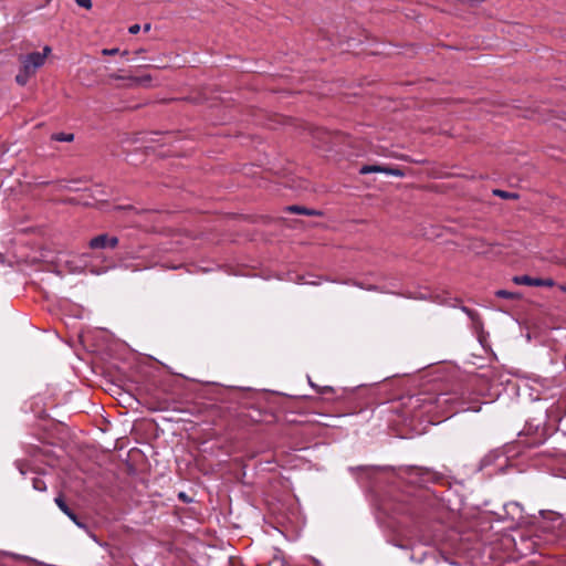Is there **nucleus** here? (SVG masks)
Returning <instances> with one entry per match:
<instances>
[{
  "mask_svg": "<svg viewBox=\"0 0 566 566\" xmlns=\"http://www.w3.org/2000/svg\"><path fill=\"white\" fill-rule=\"evenodd\" d=\"M18 60L20 67L15 75V83L20 86H25L29 80L34 76L36 71L45 63V54L33 51L28 54H20Z\"/></svg>",
  "mask_w": 566,
  "mask_h": 566,
  "instance_id": "7",
  "label": "nucleus"
},
{
  "mask_svg": "<svg viewBox=\"0 0 566 566\" xmlns=\"http://www.w3.org/2000/svg\"><path fill=\"white\" fill-rule=\"evenodd\" d=\"M461 308L468 315L469 318L474 316V314L476 312L475 310H472V308L467 307V306H462Z\"/></svg>",
  "mask_w": 566,
  "mask_h": 566,
  "instance_id": "27",
  "label": "nucleus"
},
{
  "mask_svg": "<svg viewBox=\"0 0 566 566\" xmlns=\"http://www.w3.org/2000/svg\"><path fill=\"white\" fill-rule=\"evenodd\" d=\"M140 30V25L139 24H133L129 27L128 31L130 34H137Z\"/></svg>",
  "mask_w": 566,
  "mask_h": 566,
  "instance_id": "28",
  "label": "nucleus"
},
{
  "mask_svg": "<svg viewBox=\"0 0 566 566\" xmlns=\"http://www.w3.org/2000/svg\"><path fill=\"white\" fill-rule=\"evenodd\" d=\"M494 295L500 298H506L511 301H520L522 300L523 295L520 292H511L507 290H497L494 292Z\"/></svg>",
  "mask_w": 566,
  "mask_h": 566,
  "instance_id": "14",
  "label": "nucleus"
},
{
  "mask_svg": "<svg viewBox=\"0 0 566 566\" xmlns=\"http://www.w3.org/2000/svg\"><path fill=\"white\" fill-rule=\"evenodd\" d=\"M381 169H382V165H380V164L363 165L359 168L358 172H359V175H368V174L380 172Z\"/></svg>",
  "mask_w": 566,
  "mask_h": 566,
  "instance_id": "17",
  "label": "nucleus"
},
{
  "mask_svg": "<svg viewBox=\"0 0 566 566\" xmlns=\"http://www.w3.org/2000/svg\"><path fill=\"white\" fill-rule=\"evenodd\" d=\"M509 458L499 449L490 451L485 454L479 464V470H484L486 468L493 467L494 469L489 472V474L497 473L503 471L504 467L507 464Z\"/></svg>",
  "mask_w": 566,
  "mask_h": 566,
  "instance_id": "8",
  "label": "nucleus"
},
{
  "mask_svg": "<svg viewBox=\"0 0 566 566\" xmlns=\"http://www.w3.org/2000/svg\"><path fill=\"white\" fill-rule=\"evenodd\" d=\"M380 172L390 175V176H396V177H405L406 176L405 169L399 168V167H394L390 165H382V169L380 170Z\"/></svg>",
  "mask_w": 566,
  "mask_h": 566,
  "instance_id": "15",
  "label": "nucleus"
},
{
  "mask_svg": "<svg viewBox=\"0 0 566 566\" xmlns=\"http://www.w3.org/2000/svg\"><path fill=\"white\" fill-rule=\"evenodd\" d=\"M512 282L517 285L533 286V276H530L527 274L515 275V276H513Z\"/></svg>",
  "mask_w": 566,
  "mask_h": 566,
  "instance_id": "19",
  "label": "nucleus"
},
{
  "mask_svg": "<svg viewBox=\"0 0 566 566\" xmlns=\"http://www.w3.org/2000/svg\"><path fill=\"white\" fill-rule=\"evenodd\" d=\"M52 49L49 45H45L43 48V52H40V54H45V57L51 53Z\"/></svg>",
  "mask_w": 566,
  "mask_h": 566,
  "instance_id": "32",
  "label": "nucleus"
},
{
  "mask_svg": "<svg viewBox=\"0 0 566 566\" xmlns=\"http://www.w3.org/2000/svg\"><path fill=\"white\" fill-rule=\"evenodd\" d=\"M548 431L547 416L541 412L537 417L528 418L525 421L523 430L518 433L523 438L520 441L528 448L538 447L549 436Z\"/></svg>",
  "mask_w": 566,
  "mask_h": 566,
  "instance_id": "5",
  "label": "nucleus"
},
{
  "mask_svg": "<svg viewBox=\"0 0 566 566\" xmlns=\"http://www.w3.org/2000/svg\"><path fill=\"white\" fill-rule=\"evenodd\" d=\"M403 160L408 161V163H413V164H422L423 161L422 160H415V159H411L409 156L407 155H403L401 157Z\"/></svg>",
  "mask_w": 566,
  "mask_h": 566,
  "instance_id": "31",
  "label": "nucleus"
},
{
  "mask_svg": "<svg viewBox=\"0 0 566 566\" xmlns=\"http://www.w3.org/2000/svg\"><path fill=\"white\" fill-rule=\"evenodd\" d=\"M415 402V408L421 407L426 412H431L434 409L436 411L446 416V418L462 411L479 410L476 401L468 400L455 391L440 392L434 396H428L426 398L417 397Z\"/></svg>",
  "mask_w": 566,
  "mask_h": 566,
  "instance_id": "2",
  "label": "nucleus"
},
{
  "mask_svg": "<svg viewBox=\"0 0 566 566\" xmlns=\"http://www.w3.org/2000/svg\"><path fill=\"white\" fill-rule=\"evenodd\" d=\"M49 184H50L49 181H43V182H40L39 185H40V186H46V185H49Z\"/></svg>",
  "mask_w": 566,
  "mask_h": 566,
  "instance_id": "35",
  "label": "nucleus"
},
{
  "mask_svg": "<svg viewBox=\"0 0 566 566\" xmlns=\"http://www.w3.org/2000/svg\"><path fill=\"white\" fill-rule=\"evenodd\" d=\"M230 396L238 399L242 407L241 415L255 423H272L277 421L276 413L263 400L253 399L251 389L232 388Z\"/></svg>",
  "mask_w": 566,
  "mask_h": 566,
  "instance_id": "4",
  "label": "nucleus"
},
{
  "mask_svg": "<svg viewBox=\"0 0 566 566\" xmlns=\"http://www.w3.org/2000/svg\"><path fill=\"white\" fill-rule=\"evenodd\" d=\"M80 7L84 9H91L92 8V0H74Z\"/></svg>",
  "mask_w": 566,
  "mask_h": 566,
  "instance_id": "26",
  "label": "nucleus"
},
{
  "mask_svg": "<svg viewBox=\"0 0 566 566\" xmlns=\"http://www.w3.org/2000/svg\"><path fill=\"white\" fill-rule=\"evenodd\" d=\"M143 52H145V50L144 49H139V50L135 51V54L138 55V54H142Z\"/></svg>",
  "mask_w": 566,
  "mask_h": 566,
  "instance_id": "34",
  "label": "nucleus"
},
{
  "mask_svg": "<svg viewBox=\"0 0 566 566\" xmlns=\"http://www.w3.org/2000/svg\"><path fill=\"white\" fill-rule=\"evenodd\" d=\"M493 195L501 199H505V200H510V199L516 200L520 198V195L517 192H510V191L502 190V189H494Z\"/></svg>",
  "mask_w": 566,
  "mask_h": 566,
  "instance_id": "18",
  "label": "nucleus"
},
{
  "mask_svg": "<svg viewBox=\"0 0 566 566\" xmlns=\"http://www.w3.org/2000/svg\"><path fill=\"white\" fill-rule=\"evenodd\" d=\"M97 192L99 196L104 195V190H97Z\"/></svg>",
  "mask_w": 566,
  "mask_h": 566,
  "instance_id": "36",
  "label": "nucleus"
},
{
  "mask_svg": "<svg viewBox=\"0 0 566 566\" xmlns=\"http://www.w3.org/2000/svg\"><path fill=\"white\" fill-rule=\"evenodd\" d=\"M119 239L107 232L99 233L90 239L87 245L91 250H114L118 247Z\"/></svg>",
  "mask_w": 566,
  "mask_h": 566,
  "instance_id": "9",
  "label": "nucleus"
},
{
  "mask_svg": "<svg viewBox=\"0 0 566 566\" xmlns=\"http://www.w3.org/2000/svg\"><path fill=\"white\" fill-rule=\"evenodd\" d=\"M32 485L36 491H45L46 490V483L42 478L34 476L32 478Z\"/></svg>",
  "mask_w": 566,
  "mask_h": 566,
  "instance_id": "22",
  "label": "nucleus"
},
{
  "mask_svg": "<svg viewBox=\"0 0 566 566\" xmlns=\"http://www.w3.org/2000/svg\"><path fill=\"white\" fill-rule=\"evenodd\" d=\"M472 328L476 333L479 342L481 344L485 340V332L483 327V321L478 312H475L474 316L470 317Z\"/></svg>",
  "mask_w": 566,
  "mask_h": 566,
  "instance_id": "12",
  "label": "nucleus"
},
{
  "mask_svg": "<svg viewBox=\"0 0 566 566\" xmlns=\"http://www.w3.org/2000/svg\"><path fill=\"white\" fill-rule=\"evenodd\" d=\"M460 1H461L462 3H464V2H470V6L475 7V6H478V4L482 3V2H484L485 0H460Z\"/></svg>",
  "mask_w": 566,
  "mask_h": 566,
  "instance_id": "30",
  "label": "nucleus"
},
{
  "mask_svg": "<svg viewBox=\"0 0 566 566\" xmlns=\"http://www.w3.org/2000/svg\"><path fill=\"white\" fill-rule=\"evenodd\" d=\"M533 286L553 287V286H555V281L551 277H547V279L533 277Z\"/></svg>",
  "mask_w": 566,
  "mask_h": 566,
  "instance_id": "21",
  "label": "nucleus"
},
{
  "mask_svg": "<svg viewBox=\"0 0 566 566\" xmlns=\"http://www.w3.org/2000/svg\"><path fill=\"white\" fill-rule=\"evenodd\" d=\"M113 211L124 212L127 214H140L143 212V210H138L132 205H116L113 207Z\"/></svg>",
  "mask_w": 566,
  "mask_h": 566,
  "instance_id": "16",
  "label": "nucleus"
},
{
  "mask_svg": "<svg viewBox=\"0 0 566 566\" xmlns=\"http://www.w3.org/2000/svg\"><path fill=\"white\" fill-rule=\"evenodd\" d=\"M96 202H97L99 209H103V207H105V206H107V207L109 206L107 199H96Z\"/></svg>",
  "mask_w": 566,
  "mask_h": 566,
  "instance_id": "29",
  "label": "nucleus"
},
{
  "mask_svg": "<svg viewBox=\"0 0 566 566\" xmlns=\"http://www.w3.org/2000/svg\"><path fill=\"white\" fill-rule=\"evenodd\" d=\"M370 482L376 510L406 528L422 544H430L442 524L446 505L430 485H450L448 478L430 468L407 465L398 469L356 467Z\"/></svg>",
  "mask_w": 566,
  "mask_h": 566,
  "instance_id": "1",
  "label": "nucleus"
},
{
  "mask_svg": "<svg viewBox=\"0 0 566 566\" xmlns=\"http://www.w3.org/2000/svg\"><path fill=\"white\" fill-rule=\"evenodd\" d=\"M151 137L149 138L150 142L154 143H161L163 145L167 144L170 138L174 137L175 132H151Z\"/></svg>",
  "mask_w": 566,
  "mask_h": 566,
  "instance_id": "13",
  "label": "nucleus"
},
{
  "mask_svg": "<svg viewBox=\"0 0 566 566\" xmlns=\"http://www.w3.org/2000/svg\"><path fill=\"white\" fill-rule=\"evenodd\" d=\"M51 139L55 140V142L71 143L74 140V134L63 133V132L54 133V134H52Z\"/></svg>",
  "mask_w": 566,
  "mask_h": 566,
  "instance_id": "20",
  "label": "nucleus"
},
{
  "mask_svg": "<svg viewBox=\"0 0 566 566\" xmlns=\"http://www.w3.org/2000/svg\"><path fill=\"white\" fill-rule=\"evenodd\" d=\"M54 502L59 506V509L70 517L78 527L83 528L96 543H99L98 537L93 532L94 523L92 518L83 512L81 506L64 496L63 493H60L55 499Z\"/></svg>",
  "mask_w": 566,
  "mask_h": 566,
  "instance_id": "6",
  "label": "nucleus"
},
{
  "mask_svg": "<svg viewBox=\"0 0 566 566\" xmlns=\"http://www.w3.org/2000/svg\"><path fill=\"white\" fill-rule=\"evenodd\" d=\"M101 53H102V55H115V54H120L122 56H127L128 55V51L127 50L120 52L118 48L103 49L101 51Z\"/></svg>",
  "mask_w": 566,
  "mask_h": 566,
  "instance_id": "23",
  "label": "nucleus"
},
{
  "mask_svg": "<svg viewBox=\"0 0 566 566\" xmlns=\"http://www.w3.org/2000/svg\"><path fill=\"white\" fill-rule=\"evenodd\" d=\"M311 386L313 388L316 389L317 394H321V395H327V394H334L335 392V389L331 386H325V387H318L316 385H314L312 381H310Z\"/></svg>",
  "mask_w": 566,
  "mask_h": 566,
  "instance_id": "24",
  "label": "nucleus"
},
{
  "mask_svg": "<svg viewBox=\"0 0 566 566\" xmlns=\"http://www.w3.org/2000/svg\"><path fill=\"white\" fill-rule=\"evenodd\" d=\"M143 29H144V32H149L150 29H151V24L150 23H145Z\"/></svg>",
  "mask_w": 566,
  "mask_h": 566,
  "instance_id": "33",
  "label": "nucleus"
},
{
  "mask_svg": "<svg viewBox=\"0 0 566 566\" xmlns=\"http://www.w3.org/2000/svg\"><path fill=\"white\" fill-rule=\"evenodd\" d=\"M566 534V521L562 514L542 511L541 518L534 523L533 548L543 544H555Z\"/></svg>",
  "mask_w": 566,
  "mask_h": 566,
  "instance_id": "3",
  "label": "nucleus"
},
{
  "mask_svg": "<svg viewBox=\"0 0 566 566\" xmlns=\"http://www.w3.org/2000/svg\"><path fill=\"white\" fill-rule=\"evenodd\" d=\"M284 210L290 213L304 214V216H308V217H323L324 216V212L321 210H316V209H312V208H307V207L298 206V205L287 206L284 208Z\"/></svg>",
  "mask_w": 566,
  "mask_h": 566,
  "instance_id": "11",
  "label": "nucleus"
},
{
  "mask_svg": "<svg viewBox=\"0 0 566 566\" xmlns=\"http://www.w3.org/2000/svg\"><path fill=\"white\" fill-rule=\"evenodd\" d=\"M177 496L182 503L189 504L192 502V497H190L186 492H179Z\"/></svg>",
  "mask_w": 566,
  "mask_h": 566,
  "instance_id": "25",
  "label": "nucleus"
},
{
  "mask_svg": "<svg viewBox=\"0 0 566 566\" xmlns=\"http://www.w3.org/2000/svg\"><path fill=\"white\" fill-rule=\"evenodd\" d=\"M109 78L115 80V81L126 80V81H128V83L125 84V86L129 87V88L139 87V86L148 88V87H151V81H153V77L150 74H144L140 76H137V75L123 76V75H119L116 73H112V74H109Z\"/></svg>",
  "mask_w": 566,
  "mask_h": 566,
  "instance_id": "10",
  "label": "nucleus"
}]
</instances>
